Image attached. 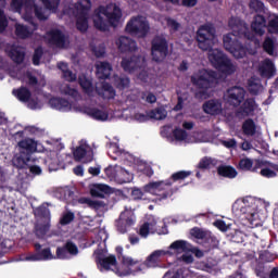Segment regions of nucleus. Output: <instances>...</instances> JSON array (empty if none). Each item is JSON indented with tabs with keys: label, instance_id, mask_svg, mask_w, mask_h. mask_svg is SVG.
Masks as SVG:
<instances>
[{
	"label": "nucleus",
	"instance_id": "5",
	"mask_svg": "<svg viewBox=\"0 0 278 278\" xmlns=\"http://www.w3.org/2000/svg\"><path fill=\"white\" fill-rule=\"evenodd\" d=\"M121 18H123V11L117 7L112 12L105 7H99L93 16V25L99 31H110V27H118Z\"/></svg>",
	"mask_w": 278,
	"mask_h": 278
},
{
	"label": "nucleus",
	"instance_id": "53",
	"mask_svg": "<svg viewBox=\"0 0 278 278\" xmlns=\"http://www.w3.org/2000/svg\"><path fill=\"white\" fill-rule=\"evenodd\" d=\"M91 51L96 58H104L105 56V46L104 45L94 46L91 49Z\"/></svg>",
	"mask_w": 278,
	"mask_h": 278
},
{
	"label": "nucleus",
	"instance_id": "24",
	"mask_svg": "<svg viewBox=\"0 0 278 278\" xmlns=\"http://www.w3.org/2000/svg\"><path fill=\"white\" fill-rule=\"evenodd\" d=\"M12 94L17 101H21V103H29L31 99V91L25 86L13 89Z\"/></svg>",
	"mask_w": 278,
	"mask_h": 278
},
{
	"label": "nucleus",
	"instance_id": "8",
	"mask_svg": "<svg viewBox=\"0 0 278 278\" xmlns=\"http://www.w3.org/2000/svg\"><path fill=\"white\" fill-rule=\"evenodd\" d=\"M218 79V74L212 70H200L191 76V84L199 90H210Z\"/></svg>",
	"mask_w": 278,
	"mask_h": 278
},
{
	"label": "nucleus",
	"instance_id": "21",
	"mask_svg": "<svg viewBox=\"0 0 278 278\" xmlns=\"http://www.w3.org/2000/svg\"><path fill=\"white\" fill-rule=\"evenodd\" d=\"M48 103L52 110H58L59 112H68L71 110V102L63 98H50Z\"/></svg>",
	"mask_w": 278,
	"mask_h": 278
},
{
	"label": "nucleus",
	"instance_id": "42",
	"mask_svg": "<svg viewBox=\"0 0 278 278\" xmlns=\"http://www.w3.org/2000/svg\"><path fill=\"white\" fill-rule=\"evenodd\" d=\"M70 253H71V239H68L63 247L56 248V257L58 260H66Z\"/></svg>",
	"mask_w": 278,
	"mask_h": 278
},
{
	"label": "nucleus",
	"instance_id": "56",
	"mask_svg": "<svg viewBox=\"0 0 278 278\" xmlns=\"http://www.w3.org/2000/svg\"><path fill=\"white\" fill-rule=\"evenodd\" d=\"M262 177H267V179H270L273 177H277V173L268 167L261 169Z\"/></svg>",
	"mask_w": 278,
	"mask_h": 278
},
{
	"label": "nucleus",
	"instance_id": "47",
	"mask_svg": "<svg viewBox=\"0 0 278 278\" xmlns=\"http://www.w3.org/2000/svg\"><path fill=\"white\" fill-rule=\"evenodd\" d=\"M46 10L55 12L60 8V0H41Z\"/></svg>",
	"mask_w": 278,
	"mask_h": 278
},
{
	"label": "nucleus",
	"instance_id": "29",
	"mask_svg": "<svg viewBox=\"0 0 278 278\" xmlns=\"http://www.w3.org/2000/svg\"><path fill=\"white\" fill-rule=\"evenodd\" d=\"M86 114L94 121H108V118H110L108 111H103L97 108H88L86 110Z\"/></svg>",
	"mask_w": 278,
	"mask_h": 278
},
{
	"label": "nucleus",
	"instance_id": "62",
	"mask_svg": "<svg viewBox=\"0 0 278 278\" xmlns=\"http://www.w3.org/2000/svg\"><path fill=\"white\" fill-rule=\"evenodd\" d=\"M28 168H29V173H31V175H42V168H40V166H38V165L28 164Z\"/></svg>",
	"mask_w": 278,
	"mask_h": 278
},
{
	"label": "nucleus",
	"instance_id": "10",
	"mask_svg": "<svg viewBox=\"0 0 278 278\" xmlns=\"http://www.w3.org/2000/svg\"><path fill=\"white\" fill-rule=\"evenodd\" d=\"M92 8V1L79 0L76 3V29L81 34L88 31V14Z\"/></svg>",
	"mask_w": 278,
	"mask_h": 278
},
{
	"label": "nucleus",
	"instance_id": "20",
	"mask_svg": "<svg viewBox=\"0 0 278 278\" xmlns=\"http://www.w3.org/2000/svg\"><path fill=\"white\" fill-rule=\"evenodd\" d=\"M96 71L99 79H110L112 75V64L108 61H98L96 63Z\"/></svg>",
	"mask_w": 278,
	"mask_h": 278
},
{
	"label": "nucleus",
	"instance_id": "44",
	"mask_svg": "<svg viewBox=\"0 0 278 278\" xmlns=\"http://www.w3.org/2000/svg\"><path fill=\"white\" fill-rule=\"evenodd\" d=\"M263 50L268 55H275V41L273 40V38L270 37L265 38L263 42Z\"/></svg>",
	"mask_w": 278,
	"mask_h": 278
},
{
	"label": "nucleus",
	"instance_id": "18",
	"mask_svg": "<svg viewBox=\"0 0 278 278\" xmlns=\"http://www.w3.org/2000/svg\"><path fill=\"white\" fill-rule=\"evenodd\" d=\"M203 112L211 116H218L223 112V101L218 99H211L203 104Z\"/></svg>",
	"mask_w": 278,
	"mask_h": 278
},
{
	"label": "nucleus",
	"instance_id": "38",
	"mask_svg": "<svg viewBox=\"0 0 278 278\" xmlns=\"http://www.w3.org/2000/svg\"><path fill=\"white\" fill-rule=\"evenodd\" d=\"M168 116V111L164 106H159L150 111V118L154 121H164Z\"/></svg>",
	"mask_w": 278,
	"mask_h": 278
},
{
	"label": "nucleus",
	"instance_id": "31",
	"mask_svg": "<svg viewBox=\"0 0 278 278\" xmlns=\"http://www.w3.org/2000/svg\"><path fill=\"white\" fill-rule=\"evenodd\" d=\"M35 218H40L43 222H51V211L46 205H40L34 210Z\"/></svg>",
	"mask_w": 278,
	"mask_h": 278
},
{
	"label": "nucleus",
	"instance_id": "61",
	"mask_svg": "<svg viewBox=\"0 0 278 278\" xmlns=\"http://www.w3.org/2000/svg\"><path fill=\"white\" fill-rule=\"evenodd\" d=\"M214 227L219 229V231H227V224L223 219H217L214 222Z\"/></svg>",
	"mask_w": 278,
	"mask_h": 278
},
{
	"label": "nucleus",
	"instance_id": "22",
	"mask_svg": "<svg viewBox=\"0 0 278 278\" xmlns=\"http://www.w3.org/2000/svg\"><path fill=\"white\" fill-rule=\"evenodd\" d=\"M78 84L85 94L87 97H94V92H97V87L92 85V80H90L86 75H80L78 77Z\"/></svg>",
	"mask_w": 278,
	"mask_h": 278
},
{
	"label": "nucleus",
	"instance_id": "59",
	"mask_svg": "<svg viewBox=\"0 0 278 278\" xmlns=\"http://www.w3.org/2000/svg\"><path fill=\"white\" fill-rule=\"evenodd\" d=\"M131 197L135 201H140L142 197H144V192L138 188H135L131 190Z\"/></svg>",
	"mask_w": 278,
	"mask_h": 278
},
{
	"label": "nucleus",
	"instance_id": "41",
	"mask_svg": "<svg viewBox=\"0 0 278 278\" xmlns=\"http://www.w3.org/2000/svg\"><path fill=\"white\" fill-rule=\"evenodd\" d=\"M242 129L245 136H255V131H257L255 122L252 118H249L243 123Z\"/></svg>",
	"mask_w": 278,
	"mask_h": 278
},
{
	"label": "nucleus",
	"instance_id": "19",
	"mask_svg": "<svg viewBox=\"0 0 278 278\" xmlns=\"http://www.w3.org/2000/svg\"><path fill=\"white\" fill-rule=\"evenodd\" d=\"M96 93L98 97H101V99L112 101V99L116 97V89H114L110 83H103L101 87H96Z\"/></svg>",
	"mask_w": 278,
	"mask_h": 278
},
{
	"label": "nucleus",
	"instance_id": "1",
	"mask_svg": "<svg viewBox=\"0 0 278 278\" xmlns=\"http://www.w3.org/2000/svg\"><path fill=\"white\" fill-rule=\"evenodd\" d=\"M250 10L256 12L254 20L251 24V29L249 24L239 17H230L228 21V27L231 29V34L224 35L223 42L224 49L231 53L237 60H242L247 56V47L240 42L238 38H244L245 40H255V36H264L266 34V17L265 7L262 0H251Z\"/></svg>",
	"mask_w": 278,
	"mask_h": 278
},
{
	"label": "nucleus",
	"instance_id": "13",
	"mask_svg": "<svg viewBox=\"0 0 278 278\" xmlns=\"http://www.w3.org/2000/svg\"><path fill=\"white\" fill-rule=\"evenodd\" d=\"M245 96L247 91L244 88L238 86L227 89L225 94L227 104L232 105V108L241 105Z\"/></svg>",
	"mask_w": 278,
	"mask_h": 278
},
{
	"label": "nucleus",
	"instance_id": "4",
	"mask_svg": "<svg viewBox=\"0 0 278 278\" xmlns=\"http://www.w3.org/2000/svg\"><path fill=\"white\" fill-rule=\"evenodd\" d=\"M11 8L15 12H21V10L24 9V21L29 23L34 29H38V23H36V18H38V21H47L45 9L37 5L36 0H11ZM34 14L36 17H34Z\"/></svg>",
	"mask_w": 278,
	"mask_h": 278
},
{
	"label": "nucleus",
	"instance_id": "54",
	"mask_svg": "<svg viewBox=\"0 0 278 278\" xmlns=\"http://www.w3.org/2000/svg\"><path fill=\"white\" fill-rule=\"evenodd\" d=\"M8 17L5 16V12L0 9V34H3L5 29H8Z\"/></svg>",
	"mask_w": 278,
	"mask_h": 278
},
{
	"label": "nucleus",
	"instance_id": "60",
	"mask_svg": "<svg viewBox=\"0 0 278 278\" xmlns=\"http://www.w3.org/2000/svg\"><path fill=\"white\" fill-rule=\"evenodd\" d=\"M149 223H144L139 229V236H141V238H147L149 236Z\"/></svg>",
	"mask_w": 278,
	"mask_h": 278
},
{
	"label": "nucleus",
	"instance_id": "32",
	"mask_svg": "<svg viewBox=\"0 0 278 278\" xmlns=\"http://www.w3.org/2000/svg\"><path fill=\"white\" fill-rule=\"evenodd\" d=\"M52 156H48L46 160V164L48 165V168L50 173H53L55 170H60V160L58 159V152L52 151L51 152Z\"/></svg>",
	"mask_w": 278,
	"mask_h": 278
},
{
	"label": "nucleus",
	"instance_id": "57",
	"mask_svg": "<svg viewBox=\"0 0 278 278\" xmlns=\"http://www.w3.org/2000/svg\"><path fill=\"white\" fill-rule=\"evenodd\" d=\"M61 227H65V225H71V211H66L65 214L60 218Z\"/></svg>",
	"mask_w": 278,
	"mask_h": 278
},
{
	"label": "nucleus",
	"instance_id": "27",
	"mask_svg": "<svg viewBox=\"0 0 278 278\" xmlns=\"http://www.w3.org/2000/svg\"><path fill=\"white\" fill-rule=\"evenodd\" d=\"M115 251H116L117 257H118V260H121L124 268H134V266L139 264L138 260H134L130 256L123 255V247H117L115 249Z\"/></svg>",
	"mask_w": 278,
	"mask_h": 278
},
{
	"label": "nucleus",
	"instance_id": "39",
	"mask_svg": "<svg viewBox=\"0 0 278 278\" xmlns=\"http://www.w3.org/2000/svg\"><path fill=\"white\" fill-rule=\"evenodd\" d=\"M41 249H42V245L40 243H35V251L36 253H39V258L41 261L53 260L51 248H46L43 250Z\"/></svg>",
	"mask_w": 278,
	"mask_h": 278
},
{
	"label": "nucleus",
	"instance_id": "58",
	"mask_svg": "<svg viewBox=\"0 0 278 278\" xmlns=\"http://www.w3.org/2000/svg\"><path fill=\"white\" fill-rule=\"evenodd\" d=\"M136 121H138V123H147L148 121H151V116L150 113L144 114V113H137L135 115Z\"/></svg>",
	"mask_w": 278,
	"mask_h": 278
},
{
	"label": "nucleus",
	"instance_id": "2",
	"mask_svg": "<svg viewBox=\"0 0 278 278\" xmlns=\"http://www.w3.org/2000/svg\"><path fill=\"white\" fill-rule=\"evenodd\" d=\"M195 40L199 49L208 51V60L219 73L223 75H233L236 65L228 59L222 50L214 49L216 45V28L212 24L201 25L195 33Z\"/></svg>",
	"mask_w": 278,
	"mask_h": 278
},
{
	"label": "nucleus",
	"instance_id": "15",
	"mask_svg": "<svg viewBox=\"0 0 278 278\" xmlns=\"http://www.w3.org/2000/svg\"><path fill=\"white\" fill-rule=\"evenodd\" d=\"M135 223L134 212L126 210L122 212L119 218L115 220V227L118 233H127V228L132 227Z\"/></svg>",
	"mask_w": 278,
	"mask_h": 278
},
{
	"label": "nucleus",
	"instance_id": "30",
	"mask_svg": "<svg viewBox=\"0 0 278 278\" xmlns=\"http://www.w3.org/2000/svg\"><path fill=\"white\" fill-rule=\"evenodd\" d=\"M87 153H88V150H86V148H84L81 146L76 148L73 151L75 162H81V160H83V164H90V162H92V156L86 157Z\"/></svg>",
	"mask_w": 278,
	"mask_h": 278
},
{
	"label": "nucleus",
	"instance_id": "12",
	"mask_svg": "<svg viewBox=\"0 0 278 278\" xmlns=\"http://www.w3.org/2000/svg\"><path fill=\"white\" fill-rule=\"evenodd\" d=\"M151 55L154 62H164L168 55V41L166 38L155 36L151 42Z\"/></svg>",
	"mask_w": 278,
	"mask_h": 278
},
{
	"label": "nucleus",
	"instance_id": "14",
	"mask_svg": "<svg viewBox=\"0 0 278 278\" xmlns=\"http://www.w3.org/2000/svg\"><path fill=\"white\" fill-rule=\"evenodd\" d=\"M146 59L142 54L132 55L130 58H123L121 62V66L125 73H134V71H138V68H142L144 66Z\"/></svg>",
	"mask_w": 278,
	"mask_h": 278
},
{
	"label": "nucleus",
	"instance_id": "11",
	"mask_svg": "<svg viewBox=\"0 0 278 278\" xmlns=\"http://www.w3.org/2000/svg\"><path fill=\"white\" fill-rule=\"evenodd\" d=\"M164 255H174L170 250H155L152 252L143 263L137 264V267L135 269H131L132 275H136V273H142L143 270H147V268H157L160 266V262H162L161 257H164Z\"/></svg>",
	"mask_w": 278,
	"mask_h": 278
},
{
	"label": "nucleus",
	"instance_id": "9",
	"mask_svg": "<svg viewBox=\"0 0 278 278\" xmlns=\"http://www.w3.org/2000/svg\"><path fill=\"white\" fill-rule=\"evenodd\" d=\"M151 26H149V22L140 15L131 17L125 27V31L130 36H135V38H147Z\"/></svg>",
	"mask_w": 278,
	"mask_h": 278
},
{
	"label": "nucleus",
	"instance_id": "6",
	"mask_svg": "<svg viewBox=\"0 0 278 278\" xmlns=\"http://www.w3.org/2000/svg\"><path fill=\"white\" fill-rule=\"evenodd\" d=\"M96 264L101 273H108L112 270L117 277H129L134 271L131 268L125 266L118 267V262L115 255L105 256L103 249H97L94 251Z\"/></svg>",
	"mask_w": 278,
	"mask_h": 278
},
{
	"label": "nucleus",
	"instance_id": "55",
	"mask_svg": "<svg viewBox=\"0 0 278 278\" xmlns=\"http://www.w3.org/2000/svg\"><path fill=\"white\" fill-rule=\"evenodd\" d=\"M191 236H193V238H197V240H205L206 233L201 228H192Z\"/></svg>",
	"mask_w": 278,
	"mask_h": 278
},
{
	"label": "nucleus",
	"instance_id": "28",
	"mask_svg": "<svg viewBox=\"0 0 278 278\" xmlns=\"http://www.w3.org/2000/svg\"><path fill=\"white\" fill-rule=\"evenodd\" d=\"M34 31H36V29H29V27L23 25V24H15V36H17V38H21V40H27V38H31V36H34Z\"/></svg>",
	"mask_w": 278,
	"mask_h": 278
},
{
	"label": "nucleus",
	"instance_id": "7",
	"mask_svg": "<svg viewBox=\"0 0 278 278\" xmlns=\"http://www.w3.org/2000/svg\"><path fill=\"white\" fill-rule=\"evenodd\" d=\"M17 146L20 147V153L13 156L12 164L18 170H23V168L29 166L30 162H36L31 154L38 151V141L20 140Z\"/></svg>",
	"mask_w": 278,
	"mask_h": 278
},
{
	"label": "nucleus",
	"instance_id": "23",
	"mask_svg": "<svg viewBox=\"0 0 278 278\" xmlns=\"http://www.w3.org/2000/svg\"><path fill=\"white\" fill-rule=\"evenodd\" d=\"M112 188L108 185L96 184L90 189L91 197H96L97 199H105V194H111Z\"/></svg>",
	"mask_w": 278,
	"mask_h": 278
},
{
	"label": "nucleus",
	"instance_id": "17",
	"mask_svg": "<svg viewBox=\"0 0 278 278\" xmlns=\"http://www.w3.org/2000/svg\"><path fill=\"white\" fill-rule=\"evenodd\" d=\"M116 46L121 53H135V51H138V43L136 40L127 36H121L116 40Z\"/></svg>",
	"mask_w": 278,
	"mask_h": 278
},
{
	"label": "nucleus",
	"instance_id": "36",
	"mask_svg": "<svg viewBox=\"0 0 278 278\" xmlns=\"http://www.w3.org/2000/svg\"><path fill=\"white\" fill-rule=\"evenodd\" d=\"M49 229H51V222L37 223L35 225V235L38 238H45L49 232Z\"/></svg>",
	"mask_w": 278,
	"mask_h": 278
},
{
	"label": "nucleus",
	"instance_id": "45",
	"mask_svg": "<svg viewBox=\"0 0 278 278\" xmlns=\"http://www.w3.org/2000/svg\"><path fill=\"white\" fill-rule=\"evenodd\" d=\"M83 203L88 205V207H90L91 210H101V207L104 206L103 201L92 200L90 198H84Z\"/></svg>",
	"mask_w": 278,
	"mask_h": 278
},
{
	"label": "nucleus",
	"instance_id": "52",
	"mask_svg": "<svg viewBox=\"0 0 278 278\" xmlns=\"http://www.w3.org/2000/svg\"><path fill=\"white\" fill-rule=\"evenodd\" d=\"M241 170H251L253 168V161L251 159H241L239 162Z\"/></svg>",
	"mask_w": 278,
	"mask_h": 278
},
{
	"label": "nucleus",
	"instance_id": "49",
	"mask_svg": "<svg viewBox=\"0 0 278 278\" xmlns=\"http://www.w3.org/2000/svg\"><path fill=\"white\" fill-rule=\"evenodd\" d=\"M173 136L175 140H188V131L179 127L173 130Z\"/></svg>",
	"mask_w": 278,
	"mask_h": 278
},
{
	"label": "nucleus",
	"instance_id": "26",
	"mask_svg": "<svg viewBox=\"0 0 278 278\" xmlns=\"http://www.w3.org/2000/svg\"><path fill=\"white\" fill-rule=\"evenodd\" d=\"M260 71L263 77H275V74L277 73V70L275 68V63H273L270 59H266L262 63Z\"/></svg>",
	"mask_w": 278,
	"mask_h": 278
},
{
	"label": "nucleus",
	"instance_id": "37",
	"mask_svg": "<svg viewBox=\"0 0 278 278\" xmlns=\"http://www.w3.org/2000/svg\"><path fill=\"white\" fill-rule=\"evenodd\" d=\"M168 249L169 251H174L175 253H186V251H190L188 242L185 240L174 241Z\"/></svg>",
	"mask_w": 278,
	"mask_h": 278
},
{
	"label": "nucleus",
	"instance_id": "43",
	"mask_svg": "<svg viewBox=\"0 0 278 278\" xmlns=\"http://www.w3.org/2000/svg\"><path fill=\"white\" fill-rule=\"evenodd\" d=\"M241 110L244 114H251L252 112H255V99L248 98L243 102Z\"/></svg>",
	"mask_w": 278,
	"mask_h": 278
},
{
	"label": "nucleus",
	"instance_id": "35",
	"mask_svg": "<svg viewBox=\"0 0 278 278\" xmlns=\"http://www.w3.org/2000/svg\"><path fill=\"white\" fill-rule=\"evenodd\" d=\"M216 164H218V160L212 159L210 156H204L200 160L198 168L200 170H210V168H214Z\"/></svg>",
	"mask_w": 278,
	"mask_h": 278
},
{
	"label": "nucleus",
	"instance_id": "25",
	"mask_svg": "<svg viewBox=\"0 0 278 278\" xmlns=\"http://www.w3.org/2000/svg\"><path fill=\"white\" fill-rule=\"evenodd\" d=\"M217 175L226 179H236V177H238V170L231 165H219L217 167Z\"/></svg>",
	"mask_w": 278,
	"mask_h": 278
},
{
	"label": "nucleus",
	"instance_id": "64",
	"mask_svg": "<svg viewBox=\"0 0 278 278\" xmlns=\"http://www.w3.org/2000/svg\"><path fill=\"white\" fill-rule=\"evenodd\" d=\"M73 173L76 175V177H84V165H77L74 167Z\"/></svg>",
	"mask_w": 278,
	"mask_h": 278
},
{
	"label": "nucleus",
	"instance_id": "50",
	"mask_svg": "<svg viewBox=\"0 0 278 278\" xmlns=\"http://www.w3.org/2000/svg\"><path fill=\"white\" fill-rule=\"evenodd\" d=\"M58 68L62 71L63 78L66 79V81H71V70H68V64L64 62H60L58 64Z\"/></svg>",
	"mask_w": 278,
	"mask_h": 278
},
{
	"label": "nucleus",
	"instance_id": "34",
	"mask_svg": "<svg viewBox=\"0 0 278 278\" xmlns=\"http://www.w3.org/2000/svg\"><path fill=\"white\" fill-rule=\"evenodd\" d=\"M9 56L15 64H23V62H25V51L16 47L11 48Z\"/></svg>",
	"mask_w": 278,
	"mask_h": 278
},
{
	"label": "nucleus",
	"instance_id": "63",
	"mask_svg": "<svg viewBox=\"0 0 278 278\" xmlns=\"http://www.w3.org/2000/svg\"><path fill=\"white\" fill-rule=\"evenodd\" d=\"M167 25L168 27H170V29H173L174 31H178L179 30V27H180V24L175 21V20H167Z\"/></svg>",
	"mask_w": 278,
	"mask_h": 278
},
{
	"label": "nucleus",
	"instance_id": "3",
	"mask_svg": "<svg viewBox=\"0 0 278 278\" xmlns=\"http://www.w3.org/2000/svg\"><path fill=\"white\" fill-rule=\"evenodd\" d=\"M191 175L192 172H176L165 181L149 182L143 187V190L144 192L159 197L156 201H166V199H170V197H173V188H170V186H173V181H184V179H188Z\"/></svg>",
	"mask_w": 278,
	"mask_h": 278
},
{
	"label": "nucleus",
	"instance_id": "33",
	"mask_svg": "<svg viewBox=\"0 0 278 278\" xmlns=\"http://www.w3.org/2000/svg\"><path fill=\"white\" fill-rule=\"evenodd\" d=\"M54 197L60 201H64L67 205L71 203V188L61 187L54 191Z\"/></svg>",
	"mask_w": 278,
	"mask_h": 278
},
{
	"label": "nucleus",
	"instance_id": "51",
	"mask_svg": "<svg viewBox=\"0 0 278 278\" xmlns=\"http://www.w3.org/2000/svg\"><path fill=\"white\" fill-rule=\"evenodd\" d=\"M260 90H262V84L255 83V80H249V92L250 94H260Z\"/></svg>",
	"mask_w": 278,
	"mask_h": 278
},
{
	"label": "nucleus",
	"instance_id": "48",
	"mask_svg": "<svg viewBox=\"0 0 278 278\" xmlns=\"http://www.w3.org/2000/svg\"><path fill=\"white\" fill-rule=\"evenodd\" d=\"M43 54L45 51L42 50V47H38L37 49H35V52L33 54L34 66H40V60H42Z\"/></svg>",
	"mask_w": 278,
	"mask_h": 278
},
{
	"label": "nucleus",
	"instance_id": "40",
	"mask_svg": "<svg viewBox=\"0 0 278 278\" xmlns=\"http://www.w3.org/2000/svg\"><path fill=\"white\" fill-rule=\"evenodd\" d=\"M129 77L114 75V86L117 90H125V88H129Z\"/></svg>",
	"mask_w": 278,
	"mask_h": 278
},
{
	"label": "nucleus",
	"instance_id": "46",
	"mask_svg": "<svg viewBox=\"0 0 278 278\" xmlns=\"http://www.w3.org/2000/svg\"><path fill=\"white\" fill-rule=\"evenodd\" d=\"M266 27H267V31L269 34H278V15L271 17L268 21V24L266 25ZM266 27H265V29H266Z\"/></svg>",
	"mask_w": 278,
	"mask_h": 278
},
{
	"label": "nucleus",
	"instance_id": "16",
	"mask_svg": "<svg viewBox=\"0 0 278 278\" xmlns=\"http://www.w3.org/2000/svg\"><path fill=\"white\" fill-rule=\"evenodd\" d=\"M48 45L51 47H56V49H64V45H66V36L62 30L55 28L51 29L47 33Z\"/></svg>",
	"mask_w": 278,
	"mask_h": 278
}]
</instances>
